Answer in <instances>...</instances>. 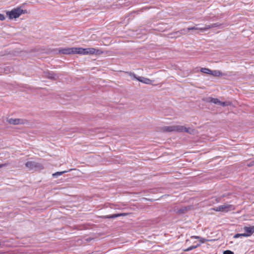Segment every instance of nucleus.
<instances>
[{"instance_id": "nucleus-16", "label": "nucleus", "mask_w": 254, "mask_h": 254, "mask_svg": "<svg viewBox=\"0 0 254 254\" xmlns=\"http://www.w3.org/2000/svg\"><path fill=\"white\" fill-rule=\"evenodd\" d=\"M211 75L214 76H219L222 75V73L219 70H211Z\"/></svg>"}, {"instance_id": "nucleus-15", "label": "nucleus", "mask_w": 254, "mask_h": 254, "mask_svg": "<svg viewBox=\"0 0 254 254\" xmlns=\"http://www.w3.org/2000/svg\"><path fill=\"white\" fill-rule=\"evenodd\" d=\"M78 54L80 55L84 54V48H74V54Z\"/></svg>"}, {"instance_id": "nucleus-13", "label": "nucleus", "mask_w": 254, "mask_h": 254, "mask_svg": "<svg viewBox=\"0 0 254 254\" xmlns=\"http://www.w3.org/2000/svg\"><path fill=\"white\" fill-rule=\"evenodd\" d=\"M125 215H126V214H125V213H120V214H113V215L103 216V217L104 218H116L118 217H119L121 216H125Z\"/></svg>"}, {"instance_id": "nucleus-20", "label": "nucleus", "mask_w": 254, "mask_h": 254, "mask_svg": "<svg viewBox=\"0 0 254 254\" xmlns=\"http://www.w3.org/2000/svg\"><path fill=\"white\" fill-rule=\"evenodd\" d=\"M245 233H243V234H236L234 236V238H239V237H245L244 236Z\"/></svg>"}, {"instance_id": "nucleus-6", "label": "nucleus", "mask_w": 254, "mask_h": 254, "mask_svg": "<svg viewBox=\"0 0 254 254\" xmlns=\"http://www.w3.org/2000/svg\"><path fill=\"white\" fill-rule=\"evenodd\" d=\"M103 51L99 49H96L94 48H84V54L86 55H100L103 54Z\"/></svg>"}, {"instance_id": "nucleus-10", "label": "nucleus", "mask_w": 254, "mask_h": 254, "mask_svg": "<svg viewBox=\"0 0 254 254\" xmlns=\"http://www.w3.org/2000/svg\"><path fill=\"white\" fill-rule=\"evenodd\" d=\"M60 54L64 55L74 54V48H66L60 49L59 50Z\"/></svg>"}, {"instance_id": "nucleus-1", "label": "nucleus", "mask_w": 254, "mask_h": 254, "mask_svg": "<svg viewBox=\"0 0 254 254\" xmlns=\"http://www.w3.org/2000/svg\"><path fill=\"white\" fill-rule=\"evenodd\" d=\"M163 130L166 132L177 131L179 132H185L190 134H194L195 132L194 129L190 127H186L183 126H166L163 127Z\"/></svg>"}, {"instance_id": "nucleus-24", "label": "nucleus", "mask_w": 254, "mask_h": 254, "mask_svg": "<svg viewBox=\"0 0 254 254\" xmlns=\"http://www.w3.org/2000/svg\"><path fill=\"white\" fill-rule=\"evenodd\" d=\"M254 166V160L251 162L249 164H248V166L251 167Z\"/></svg>"}, {"instance_id": "nucleus-3", "label": "nucleus", "mask_w": 254, "mask_h": 254, "mask_svg": "<svg viewBox=\"0 0 254 254\" xmlns=\"http://www.w3.org/2000/svg\"><path fill=\"white\" fill-rule=\"evenodd\" d=\"M26 10L22 9L20 7H17L13 8L10 11H7L6 12V15L10 19L16 18L19 17L22 14L27 13Z\"/></svg>"}, {"instance_id": "nucleus-7", "label": "nucleus", "mask_w": 254, "mask_h": 254, "mask_svg": "<svg viewBox=\"0 0 254 254\" xmlns=\"http://www.w3.org/2000/svg\"><path fill=\"white\" fill-rule=\"evenodd\" d=\"M26 167L29 170H32L35 169H42V165L34 161H28L25 163Z\"/></svg>"}, {"instance_id": "nucleus-8", "label": "nucleus", "mask_w": 254, "mask_h": 254, "mask_svg": "<svg viewBox=\"0 0 254 254\" xmlns=\"http://www.w3.org/2000/svg\"><path fill=\"white\" fill-rule=\"evenodd\" d=\"M44 76L52 80H57L59 78L57 74L53 71H45L44 72Z\"/></svg>"}, {"instance_id": "nucleus-14", "label": "nucleus", "mask_w": 254, "mask_h": 254, "mask_svg": "<svg viewBox=\"0 0 254 254\" xmlns=\"http://www.w3.org/2000/svg\"><path fill=\"white\" fill-rule=\"evenodd\" d=\"M187 210L188 209L186 207H183L181 208H177L175 209V211L177 213L179 214H182L185 213L187 212Z\"/></svg>"}, {"instance_id": "nucleus-26", "label": "nucleus", "mask_w": 254, "mask_h": 254, "mask_svg": "<svg viewBox=\"0 0 254 254\" xmlns=\"http://www.w3.org/2000/svg\"><path fill=\"white\" fill-rule=\"evenodd\" d=\"M6 166V164H0V168H2L3 167Z\"/></svg>"}, {"instance_id": "nucleus-19", "label": "nucleus", "mask_w": 254, "mask_h": 254, "mask_svg": "<svg viewBox=\"0 0 254 254\" xmlns=\"http://www.w3.org/2000/svg\"><path fill=\"white\" fill-rule=\"evenodd\" d=\"M200 244H197L196 245V246H190V247L189 248H188L187 249H186L185 250V251H191L193 249H194L197 247H198L199 246H200Z\"/></svg>"}, {"instance_id": "nucleus-11", "label": "nucleus", "mask_w": 254, "mask_h": 254, "mask_svg": "<svg viewBox=\"0 0 254 254\" xmlns=\"http://www.w3.org/2000/svg\"><path fill=\"white\" fill-rule=\"evenodd\" d=\"M244 231L246 232L244 235L245 237L251 236L254 233V226L244 227Z\"/></svg>"}, {"instance_id": "nucleus-9", "label": "nucleus", "mask_w": 254, "mask_h": 254, "mask_svg": "<svg viewBox=\"0 0 254 254\" xmlns=\"http://www.w3.org/2000/svg\"><path fill=\"white\" fill-rule=\"evenodd\" d=\"M7 122L9 124H12V125H20V124H24L25 122H26V121L24 120L23 119H9L7 120Z\"/></svg>"}, {"instance_id": "nucleus-23", "label": "nucleus", "mask_w": 254, "mask_h": 254, "mask_svg": "<svg viewBox=\"0 0 254 254\" xmlns=\"http://www.w3.org/2000/svg\"><path fill=\"white\" fill-rule=\"evenodd\" d=\"M5 19L3 14L0 13V20L3 21Z\"/></svg>"}, {"instance_id": "nucleus-22", "label": "nucleus", "mask_w": 254, "mask_h": 254, "mask_svg": "<svg viewBox=\"0 0 254 254\" xmlns=\"http://www.w3.org/2000/svg\"><path fill=\"white\" fill-rule=\"evenodd\" d=\"M223 254H234V253L231 251L227 250L223 252Z\"/></svg>"}, {"instance_id": "nucleus-12", "label": "nucleus", "mask_w": 254, "mask_h": 254, "mask_svg": "<svg viewBox=\"0 0 254 254\" xmlns=\"http://www.w3.org/2000/svg\"><path fill=\"white\" fill-rule=\"evenodd\" d=\"M210 101L214 104H220L223 106H225L227 105V104L225 102H221L219 100H218V99H217L216 98H210Z\"/></svg>"}, {"instance_id": "nucleus-17", "label": "nucleus", "mask_w": 254, "mask_h": 254, "mask_svg": "<svg viewBox=\"0 0 254 254\" xmlns=\"http://www.w3.org/2000/svg\"><path fill=\"white\" fill-rule=\"evenodd\" d=\"M200 71L202 73L211 75V70L207 68L203 67L200 69Z\"/></svg>"}, {"instance_id": "nucleus-21", "label": "nucleus", "mask_w": 254, "mask_h": 254, "mask_svg": "<svg viewBox=\"0 0 254 254\" xmlns=\"http://www.w3.org/2000/svg\"><path fill=\"white\" fill-rule=\"evenodd\" d=\"M198 240H199V242H200V243L201 244L204 243H205V242H206V241H208L207 240H206V239H204V238H201V237H200V238H199V239H198Z\"/></svg>"}, {"instance_id": "nucleus-4", "label": "nucleus", "mask_w": 254, "mask_h": 254, "mask_svg": "<svg viewBox=\"0 0 254 254\" xmlns=\"http://www.w3.org/2000/svg\"><path fill=\"white\" fill-rule=\"evenodd\" d=\"M234 209L235 207L233 205L226 203L219 205L213 208L215 211H221L224 212H227L229 211L233 210Z\"/></svg>"}, {"instance_id": "nucleus-2", "label": "nucleus", "mask_w": 254, "mask_h": 254, "mask_svg": "<svg viewBox=\"0 0 254 254\" xmlns=\"http://www.w3.org/2000/svg\"><path fill=\"white\" fill-rule=\"evenodd\" d=\"M198 25H196L195 26L188 27L187 29H183L181 30V33L182 34H185L189 32L191 30H199L200 32H204L207 30H208L212 28L217 27L221 25V24L219 23H212L210 25H205L203 27H198Z\"/></svg>"}, {"instance_id": "nucleus-5", "label": "nucleus", "mask_w": 254, "mask_h": 254, "mask_svg": "<svg viewBox=\"0 0 254 254\" xmlns=\"http://www.w3.org/2000/svg\"><path fill=\"white\" fill-rule=\"evenodd\" d=\"M130 76L132 79H136L137 80L146 84H151L152 81L149 78L142 76H137L134 73H130Z\"/></svg>"}, {"instance_id": "nucleus-18", "label": "nucleus", "mask_w": 254, "mask_h": 254, "mask_svg": "<svg viewBox=\"0 0 254 254\" xmlns=\"http://www.w3.org/2000/svg\"><path fill=\"white\" fill-rule=\"evenodd\" d=\"M67 172L68 171H62V172H57L53 174L52 176L54 178H57L58 176H61Z\"/></svg>"}, {"instance_id": "nucleus-25", "label": "nucleus", "mask_w": 254, "mask_h": 254, "mask_svg": "<svg viewBox=\"0 0 254 254\" xmlns=\"http://www.w3.org/2000/svg\"><path fill=\"white\" fill-rule=\"evenodd\" d=\"M191 238L198 240V239L200 238V237L199 236H191Z\"/></svg>"}]
</instances>
